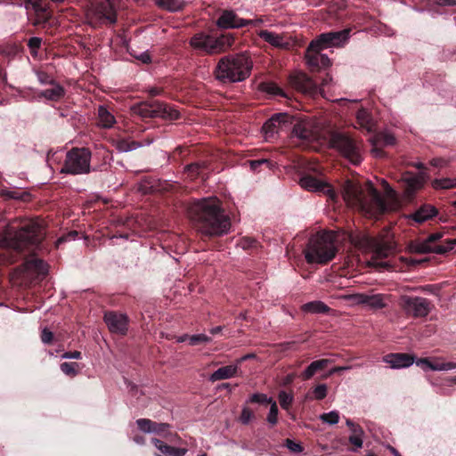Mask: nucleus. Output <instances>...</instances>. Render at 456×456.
Segmentation results:
<instances>
[{
  "instance_id": "obj_1",
  "label": "nucleus",
  "mask_w": 456,
  "mask_h": 456,
  "mask_svg": "<svg viewBox=\"0 0 456 456\" xmlns=\"http://www.w3.org/2000/svg\"><path fill=\"white\" fill-rule=\"evenodd\" d=\"M191 210L202 238L218 237L229 232L230 217L225 214L221 200L216 197L198 200Z\"/></svg>"
},
{
  "instance_id": "obj_2",
  "label": "nucleus",
  "mask_w": 456,
  "mask_h": 456,
  "mask_svg": "<svg viewBox=\"0 0 456 456\" xmlns=\"http://www.w3.org/2000/svg\"><path fill=\"white\" fill-rule=\"evenodd\" d=\"M45 237L44 227L34 220H20L10 224L0 246L21 253L28 247H37Z\"/></svg>"
},
{
  "instance_id": "obj_3",
  "label": "nucleus",
  "mask_w": 456,
  "mask_h": 456,
  "mask_svg": "<svg viewBox=\"0 0 456 456\" xmlns=\"http://www.w3.org/2000/svg\"><path fill=\"white\" fill-rule=\"evenodd\" d=\"M369 194L368 200L362 189L350 181H347L344 186L343 197L348 205L356 207L373 217L382 216L388 211L386 200L372 185L370 187Z\"/></svg>"
},
{
  "instance_id": "obj_4",
  "label": "nucleus",
  "mask_w": 456,
  "mask_h": 456,
  "mask_svg": "<svg viewBox=\"0 0 456 456\" xmlns=\"http://www.w3.org/2000/svg\"><path fill=\"white\" fill-rule=\"evenodd\" d=\"M252 67V61L246 53L229 55L219 60L214 74L223 83H236L248 77Z\"/></svg>"
},
{
  "instance_id": "obj_5",
  "label": "nucleus",
  "mask_w": 456,
  "mask_h": 456,
  "mask_svg": "<svg viewBox=\"0 0 456 456\" xmlns=\"http://www.w3.org/2000/svg\"><path fill=\"white\" fill-rule=\"evenodd\" d=\"M337 251L334 234L322 232L311 236L304 253L308 264L326 265L335 257Z\"/></svg>"
},
{
  "instance_id": "obj_6",
  "label": "nucleus",
  "mask_w": 456,
  "mask_h": 456,
  "mask_svg": "<svg viewBox=\"0 0 456 456\" xmlns=\"http://www.w3.org/2000/svg\"><path fill=\"white\" fill-rule=\"evenodd\" d=\"M297 116H271V118L265 123L263 129L266 134H273L275 127L285 125L286 123H293L297 121L293 126L292 133L295 136L302 140H312L318 136L320 129L318 126L312 120L296 119Z\"/></svg>"
},
{
  "instance_id": "obj_7",
  "label": "nucleus",
  "mask_w": 456,
  "mask_h": 456,
  "mask_svg": "<svg viewBox=\"0 0 456 456\" xmlns=\"http://www.w3.org/2000/svg\"><path fill=\"white\" fill-rule=\"evenodd\" d=\"M92 152L86 147H73L67 151L63 165L61 168V174L72 175H87L95 171L91 167Z\"/></svg>"
},
{
  "instance_id": "obj_8",
  "label": "nucleus",
  "mask_w": 456,
  "mask_h": 456,
  "mask_svg": "<svg viewBox=\"0 0 456 456\" xmlns=\"http://www.w3.org/2000/svg\"><path fill=\"white\" fill-rule=\"evenodd\" d=\"M232 41V38L225 36L214 37L205 32H199L191 37L189 44L196 51L214 55L225 52Z\"/></svg>"
},
{
  "instance_id": "obj_9",
  "label": "nucleus",
  "mask_w": 456,
  "mask_h": 456,
  "mask_svg": "<svg viewBox=\"0 0 456 456\" xmlns=\"http://www.w3.org/2000/svg\"><path fill=\"white\" fill-rule=\"evenodd\" d=\"M330 143L333 148L337 149L354 165H358L362 162L360 144L350 136L341 133H335L331 135Z\"/></svg>"
},
{
  "instance_id": "obj_10",
  "label": "nucleus",
  "mask_w": 456,
  "mask_h": 456,
  "mask_svg": "<svg viewBox=\"0 0 456 456\" xmlns=\"http://www.w3.org/2000/svg\"><path fill=\"white\" fill-rule=\"evenodd\" d=\"M350 28L322 33L309 44V51H322L330 47H343L350 38Z\"/></svg>"
},
{
  "instance_id": "obj_11",
  "label": "nucleus",
  "mask_w": 456,
  "mask_h": 456,
  "mask_svg": "<svg viewBox=\"0 0 456 456\" xmlns=\"http://www.w3.org/2000/svg\"><path fill=\"white\" fill-rule=\"evenodd\" d=\"M136 425L142 432L158 435L167 443L180 444L182 441L177 433L171 430L172 426L168 423L156 422L150 419H138Z\"/></svg>"
},
{
  "instance_id": "obj_12",
  "label": "nucleus",
  "mask_w": 456,
  "mask_h": 456,
  "mask_svg": "<svg viewBox=\"0 0 456 456\" xmlns=\"http://www.w3.org/2000/svg\"><path fill=\"white\" fill-rule=\"evenodd\" d=\"M399 305L405 314L414 317H426L430 312V301L420 297L402 296Z\"/></svg>"
},
{
  "instance_id": "obj_13",
  "label": "nucleus",
  "mask_w": 456,
  "mask_h": 456,
  "mask_svg": "<svg viewBox=\"0 0 456 456\" xmlns=\"http://www.w3.org/2000/svg\"><path fill=\"white\" fill-rule=\"evenodd\" d=\"M350 240L354 247L363 251H372L378 257L385 258L388 256L391 248L384 242L377 240L369 235L350 236Z\"/></svg>"
},
{
  "instance_id": "obj_14",
  "label": "nucleus",
  "mask_w": 456,
  "mask_h": 456,
  "mask_svg": "<svg viewBox=\"0 0 456 456\" xmlns=\"http://www.w3.org/2000/svg\"><path fill=\"white\" fill-rule=\"evenodd\" d=\"M89 12L101 23L114 24L117 21V13L111 0L96 2Z\"/></svg>"
},
{
  "instance_id": "obj_15",
  "label": "nucleus",
  "mask_w": 456,
  "mask_h": 456,
  "mask_svg": "<svg viewBox=\"0 0 456 456\" xmlns=\"http://www.w3.org/2000/svg\"><path fill=\"white\" fill-rule=\"evenodd\" d=\"M289 84L296 90L308 95H315L318 92L317 85L303 72H294L289 76Z\"/></svg>"
},
{
  "instance_id": "obj_16",
  "label": "nucleus",
  "mask_w": 456,
  "mask_h": 456,
  "mask_svg": "<svg viewBox=\"0 0 456 456\" xmlns=\"http://www.w3.org/2000/svg\"><path fill=\"white\" fill-rule=\"evenodd\" d=\"M299 184L309 191H317L328 194L330 199L337 195L331 185L324 181L319 180L311 175H305L300 178Z\"/></svg>"
},
{
  "instance_id": "obj_17",
  "label": "nucleus",
  "mask_w": 456,
  "mask_h": 456,
  "mask_svg": "<svg viewBox=\"0 0 456 456\" xmlns=\"http://www.w3.org/2000/svg\"><path fill=\"white\" fill-rule=\"evenodd\" d=\"M18 270L24 275H46L48 265L35 256H29L24 259Z\"/></svg>"
},
{
  "instance_id": "obj_18",
  "label": "nucleus",
  "mask_w": 456,
  "mask_h": 456,
  "mask_svg": "<svg viewBox=\"0 0 456 456\" xmlns=\"http://www.w3.org/2000/svg\"><path fill=\"white\" fill-rule=\"evenodd\" d=\"M104 322L111 333L126 335L128 330V319L126 315L117 312H106Z\"/></svg>"
},
{
  "instance_id": "obj_19",
  "label": "nucleus",
  "mask_w": 456,
  "mask_h": 456,
  "mask_svg": "<svg viewBox=\"0 0 456 456\" xmlns=\"http://www.w3.org/2000/svg\"><path fill=\"white\" fill-rule=\"evenodd\" d=\"M426 173L420 172L419 174H413L407 172L403 175V180L405 183V196L411 200L415 193L420 190L425 183Z\"/></svg>"
},
{
  "instance_id": "obj_20",
  "label": "nucleus",
  "mask_w": 456,
  "mask_h": 456,
  "mask_svg": "<svg viewBox=\"0 0 456 456\" xmlns=\"http://www.w3.org/2000/svg\"><path fill=\"white\" fill-rule=\"evenodd\" d=\"M383 362L392 369H402L413 364L415 356L407 353H390L383 356Z\"/></svg>"
},
{
  "instance_id": "obj_21",
  "label": "nucleus",
  "mask_w": 456,
  "mask_h": 456,
  "mask_svg": "<svg viewBox=\"0 0 456 456\" xmlns=\"http://www.w3.org/2000/svg\"><path fill=\"white\" fill-rule=\"evenodd\" d=\"M139 114H180L178 110H173L166 103L152 100L141 105Z\"/></svg>"
},
{
  "instance_id": "obj_22",
  "label": "nucleus",
  "mask_w": 456,
  "mask_h": 456,
  "mask_svg": "<svg viewBox=\"0 0 456 456\" xmlns=\"http://www.w3.org/2000/svg\"><path fill=\"white\" fill-rule=\"evenodd\" d=\"M243 20L239 18L233 11H224L216 20L217 27L221 28H243Z\"/></svg>"
},
{
  "instance_id": "obj_23",
  "label": "nucleus",
  "mask_w": 456,
  "mask_h": 456,
  "mask_svg": "<svg viewBox=\"0 0 456 456\" xmlns=\"http://www.w3.org/2000/svg\"><path fill=\"white\" fill-rule=\"evenodd\" d=\"M306 64L312 69H325L331 65V61L327 54L320 53V51H309L305 53Z\"/></svg>"
},
{
  "instance_id": "obj_24",
  "label": "nucleus",
  "mask_w": 456,
  "mask_h": 456,
  "mask_svg": "<svg viewBox=\"0 0 456 456\" xmlns=\"http://www.w3.org/2000/svg\"><path fill=\"white\" fill-rule=\"evenodd\" d=\"M332 362L333 360L326 358L315 360L300 373L299 378L304 381L309 380L315 374L328 368Z\"/></svg>"
},
{
  "instance_id": "obj_25",
  "label": "nucleus",
  "mask_w": 456,
  "mask_h": 456,
  "mask_svg": "<svg viewBox=\"0 0 456 456\" xmlns=\"http://www.w3.org/2000/svg\"><path fill=\"white\" fill-rule=\"evenodd\" d=\"M411 247L413 251L419 254L436 253L443 255L450 251V247H445V245H437L433 247L429 242H428L427 239L415 243Z\"/></svg>"
},
{
  "instance_id": "obj_26",
  "label": "nucleus",
  "mask_w": 456,
  "mask_h": 456,
  "mask_svg": "<svg viewBox=\"0 0 456 456\" xmlns=\"http://www.w3.org/2000/svg\"><path fill=\"white\" fill-rule=\"evenodd\" d=\"M437 209L429 204H424L419 208L414 213L410 215L411 218L417 224H422L437 215Z\"/></svg>"
},
{
  "instance_id": "obj_27",
  "label": "nucleus",
  "mask_w": 456,
  "mask_h": 456,
  "mask_svg": "<svg viewBox=\"0 0 456 456\" xmlns=\"http://www.w3.org/2000/svg\"><path fill=\"white\" fill-rule=\"evenodd\" d=\"M151 443L163 454H157L156 456H183L187 452L185 448H175L158 438H151Z\"/></svg>"
},
{
  "instance_id": "obj_28",
  "label": "nucleus",
  "mask_w": 456,
  "mask_h": 456,
  "mask_svg": "<svg viewBox=\"0 0 456 456\" xmlns=\"http://www.w3.org/2000/svg\"><path fill=\"white\" fill-rule=\"evenodd\" d=\"M65 94V89L59 83L54 82L50 85L49 88L42 90L39 94V97H43L48 101L57 102L61 100Z\"/></svg>"
},
{
  "instance_id": "obj_29",
  "label": "nucleus",
  "mask_w": 456,
  "mask_h": 456,
  "mask_svg": "<svg viewBox=\"0 0 456 456\" xmlns=\"http://www.w3.org/2000/svg\"><path fill=\"white\" fill-rule=\"evenodd\" d=\"M238 369L239 368L237 365H232V364L221 367L210 375L209 381L216 382L217 380H223V379H227L235 377L237 374Z\"/></svg>"
},
{
  "instance_id": "obj_30",
  "label": "nucleus",
  "mask_w": 456,
  "mask_h": 456,
  "mask_svg": "<svg viewBox=\"0 0 456 456\" xmlns=\"http://www.w3.org/2000/svg\"><path fill=\"white\" fill-rule=\"evenodd\" d=\"M258 37L262 38L264 41L267 42L271 45L274 47H285L287 44L284 42V38L281 35L268 31V30H260L257 33Z\"/></svg>"
},
{
  "instance_id": "obj_31",
  "label": "nucleus",
  "mask_w": 456,
  "mask_h": 456,
  "mask_svg": "<svg viewBox=\"0 0 456 456\" xmlns=\"http://www.w3.org/2000/svg\"><path fill=\"white\" fill-rule=\"evenodd\" d=\"M370 143H376L382 147L393 146L396 142L395 137L390 133H377L370 139Z\"/></svg>"
},
{
  "instance_id": "obj_32",
  "label": "nucleus",
  "mask_w": 456,
  "mask_h": 456,
  "mask_svg": "<svg viewBox=\"0 0 456 456\" xmlns=\"http://www.w3.org/2000/svg\"><path fill=\"white\" fill-rule=\"evenodd\" d=\"M356 122L355 127L365 130L368 133L374 132L377 126V121L372 118V116H355Z\"/></svg>"
},
{
  "instance_id": "obj_33",
  "label": "nucleus",
  "mask_w": 456,
  "mask_h": 456,
  "mask_svg": "<svg viewBox=\"0 0 456 456\" xmlns=\"http://www.w3.org/2000/svg\"><path fill=\"white\" fill-rule=\"evenodd\" d=\"M386 296L383 294L369 295L367 306L373 310H379L386 307Z\"/></svg>"
},
{
  "instance_id": "obj_34",
  "label": "nucleus",
  "mask_w": 456,
  "mask_h": 456,
  "mask_svg": "<svg viewBox=\"0 0 456 456\" xmlns=\"http://www.w3.org/2000/svg\"><path fill=\"white\" fill-rule=\"evenodd\" d=\"M260 88L263 92H265L268 94H271L273 96L280 95L282 97H287V94H285V92L281 87H279L275 83H273V82L262 83L260 85Z\"/></svg>"
},
{
  "instance_id": "obj_35",
  "label": "nucleus",
  "mask_w": 456,
  "mask_h": 456,
  "mask_svg": "<svg viewBox=\"0 0 456 456\" xmlns=\"http://www.w3.org/2000/svg\"><path fill=\"white\" fill-rule=\"evenodd\" d=\"M157 4L170 12H177L183 7V3L181 0H157Z\"/></svg>"
},
{
  "instance_id": "obj_36",
  "label": "nucleus",
  "mask_w": 456,
  "mask_h": 456,
  "mask_svg": "<svg viewBox=\"0 0 456 456\" xmlns=\"http://www.w3.org/2000/svg\"><path fill=\"white\" fill-rule=\"evenodd\" d=\"M186 169L191 176L204 175L208 166L205 161H199L191 163L186 167Z\"/></svg>"
},
{
  "instance_id": "obj_37",
  "label": "nucleus",
  "mask_w": 456,
  "mask_h": 456,
  "mask_svg": "<svg viewBox=\"0 0 456 456\" xmlns=\"http://www.w3.org/2000/svg\"><path fill=\"white\" fill-rule=\"evenodd\" d=\"M304 310L310 313L324 314L329 312L330 307L321 301H314L305 304Z\"/></svg>"
},
{
  "instance_id": "obj_38",
  "label": "nucleus",
  "mask_w": 456,
  "mask_h": 456,
  "mask_svg": "<svg viewBox=\"0 0 456 456\" xmlns=\"http://www.w3.org/2000/svg\"><path fill=\"white\" fill-rule=\"evenodd\" d=\"M432 186L435 189H452L456 187V179L443 178L435 179L432 182Z\"/></svg>"
},
{
  "instance_id": "obj_39",
  "label": "nucleus",
  "mask_w": 456,
  "mask_h": 456,
  "mask_svg": "<svg viewBox=\"0 0 456 456\" xmlns=\"http://www.w3.org/2000/svg\"><path fill=\"white\" fill-rule=\"evenodd\" d=\"M95 124L102 128H110L116 123L115 116H94Z\"/></svg>"
},
{
  "instance_id": "obj_40",
  "label": "nucleus",
  "mask_w": 456,
  "mask_h": 456,
  "mask_svg": "<svg viewBox=\"0 0 456 456\" xmlns=\"http://www.w3.org/2000/svg\"><path fill=\"white\" fill-rule=\"evenodd\" d=\"M79 365L77 362H62L61 364V371L69 377H75L78 373Z\"/></svg>"
},
{
  "instance_id": "obj_41",
  "label": "nucleus",
  "mask_w": 456,
  "mask_h": 456,
  "mask_svg": "<svg viewBox=\"0 0 456 456\" xmlns=\"http://www.w3.org/2000/svg\"><path fill=\"white\" fill-rule=\"evenodd\" d=\"M456 368V363L452 362H444L440 359L433 361L431 370H450Z\"/></svg>"
},
{
  "instance_id": "obj_42",
  "label": "nucleus",
  "mask_w": 456,
  "mask_h": 456,
  "mask_svg": "<svg viewBox=\"0 0 456 456\" xmlns=\"http://www.w3.org/2000/svg\"><path fill=\"white\" fill-rule=\"evenodd\" d=\"M42 45V38L38 37H32L28 41V47L32 56H37L38 50Z\"/></svg>"
},
{
  "instance_id": "obj_43",
  "label": "nucleus",
  "mask_w": 456,
  "mask_h": 456,
  "mask_svg": "<svg viewBox=\"0 0 456 456\" xmlns=\"http://www.w3.org/2000/svg\"><path fill=\"white\" fill-rule=\"evenodd\" d=\"M273 401L272 398H268L265 394L256 393L250 395L247 403H259V404H269Z\"/></svg>"
},
{
  "instance_id": "obj_44",
  "label": "nucleus",
  "mask_w": 456,
  "mask_h": 456,
  "mask_svg": "<svg viewBox=\"0 0 456 456\" xmlns=\"http://www.w3.org/2000/svg\"><path fill=\"white\" fill-rule=\"evenodd\" d=\"M320 419L322 422L334 425L337 424L339 420V413L337 411H331L328 413L322 414Z\"/></svg>"
},
{
  "instance_id": "obj_45",
  "label": "nucleus",
  "mask_w": 456,
  "mask_h": 456,
  "mask_svg": "<svg viewBox=\"0 0 456 456\" xmlns=\"http://www.w3.org/2000/svg\"><path fill=\"white\" fill-rule=\"evenodd\" d=\"M24 6L26 9H32L36 12H45V7L42 5V0H26Z\"/></svg>"
},
{
  "instance_id": "obj_46",
  "label": "nucleus",
  "mask_w": 456,
  "mask_h": 456,
  "mask_svg": "<svg viewBox=\"0 0 456 456\" xmlns=\"http://www.w3.org/2000/svg\"><path fill=\"white\" fill-rule=\"evenodd\" d=\"M315 400H322L327 396L328 387L326 384L317 385L312 391Z\"/></svg>"
},
{
  "instance_id": "obj_47",
  "label": "nucleus",
  "mask_w": 456,
  "mask_h": 456,
  "mask_svg": "<svg viewBox=\"0 0 456 456\" xmlns=\"http://www.w3.org/2000/svg\"><path fill=\"white\" fill-rule=\"evenodd\" d=\"M278 397L281 408L288 410L293 402V395L285 391H281Z\"/></svg>"
},
{
  "instance_id": "obj_48",
  "label": "nucleus",
  "mask_w": 456,
  "mask_h": 456,
  "mask_svg": "<svg viewBox=\"0 0 456 456\" xmlns=\"http://www.w3.org/2000/svg\"><path fill=\"white\" fill-rule=\"evenodd\" d=\"M211 338L205 334H196L191 335L189 337V344L191 346H197L203 343H209L211 341Z\"/></svg>"
},
{
  "instance_id": "obj_49",
  "label": "nucleus",
  "mask_w": 456,
  "mask_h": 456,
  "mask_svg": "<svg viewBox=\"0 0 456 456\" xmlns=\"http://www.w3.org/2000/svg\"><path fill=\"white\" fill-rule=\"evenodd\" d=\"M270 404H271V407H270V411H269V413L267 416V421L271 425H275L278 422L279 409H278L276 402L272 401V403Z\"/></svg>"
},
{
  "instance_id": "obj_50",
  "label": "nucleus",
  "mask_w": 456,
  "mask_h": 456,
  "mask_svg": "<svg viewBox=\"0 0 456 456\" xmlns=\"http://www.w3.org/2000/svg\"><path fill=\"white\" fill-rule=\"evenodd\" d=\"M254 418L255 414L252 410L245 406L241 411L239 419L243 425H248Z\"/></svg>"
},
{
  "instance_id": "obj_51",
  "label": "nucleus",
  "mask_w": 456,
  "mask_h": 456,
  "mask_svg": "<svg viewBox=\"0 0 456 456\" xmlns=\"http://www.w3.org/2000/svg\"><path fill=\"white\" fill-rule=\"evenodd\" d=\"M238 245L243 249H250L257 247V241L252 237H243L240 239Z\"/></svg>"
},
{
  "instance_id": "obj_52",
  "label": "nucleus",
  "mask_w": 456,
  "mask_h": 456,
  "mask_svg": "<svg viewBox=\"0 0 456 456\" xmlns=\"http://www.w3.org/2000/svg\"><path fill=\"white\" fill-rule=\"evenodd\" d=\"M250 169L257 171L262 166L271 168L272 162L267 159H259L249 161Z\"/></svg>"
},
{
  "instance_id": "obj_53",
  "label": "nucleus",
  "mask_w": 456,
  "mask_h": 456,
  "mask_svg": "<svg viewBox=\"0 0 456 456\" xmlns=\"http://www.w3.org/2000/svg\"><path fill=\"white\" fill-rule=\"evenodd\" d=\"M362 435L363 433H352L349 436V443L354 446V451L362 447Z\"/></svg>"
},
{
  "instance_id": "obj_54",
  "label": "nucleus",
  "mask_w": 456,
  "mask_h": 456,
  "mask_svg": "<svg viewBox=\"0 0 456 456\" xmlns=\"http://www.w3.org/2000/svg\"><path fill=\"white\" fill-rule=\"evenodd\" d=\"M284 444L291 452L294 453H299L304 450L303 446L299 443H297L289 438L285 440Z\"/></svg>"
},
{
  "instance_id": "obj_55",
  "label": "nucleus",
  "mask_w": 456,
  "mask_h": 456,
  "mask_svg": "<svg viewBox=\"0 0 456 456\" xmlns=\"http://www.w3.org/2000/svg\"><path fill=\"white\" fill-rule=\"evenodd\" d=\"M37 77L40 84L42 85H52L55 81L45 72L38 71L37 72Z\"/></svg>"
},
{
  "instance_id": "obj_56",
  "label": "nucleus",
  "mask_w": 456,
  "mask_h": 456,
  "mask_svg": "<svg viewBox=\"0 0 456 456\" xmlns=\"http://www.w3.org/2000/svg\"><path fill=\"white\" fill-rule=\"evenodd\" d=\"M416 365L420 367L424 370H431V366H433V361L428 358H419L415 360Z\"/></svg>"
},
{
  "instance_id": "obj_57",
  "label": "nucleus",
  "mask_w": 456,
  "mask_h": 456,
  "mask_svg": "<svg viewBox=\"0 0 456 456\" xmlns=\"http://www.w3.org/2000/svg\"><path fill=\"white\" fill-rule=\"evenodd\" d=\"M349 369H350L349 366H336V367L330 369L327 373L322 375V379H326L331 377L332 375H334L335 373H339L343 370H349Z\"/></svg>"
},
{
  "instance_id": "obj_58",
  "label": "nucleus",
  "mask_w": 456,
  "mask_h": 456,
  "mask_svg": "<svg viewBox=\"0 0 456 456\" xmlns=\"http://www.w3.org/2000/svg\"><path fill=\"white\" fill-rule=\"evenodd\" d=\"M41 340L45 344L52 343L53 340V333L50 330L45 328L41 332Z\"/></svg>"
},
{
  "instance_id": "obj_59",
  "label": "nucleus",
  "mask_w": 456,
  "mask_h": 456,
  "mask_svg": "<svg viewBox=\"0 0 456 456\" xmlns=\"http://www.w3.org/2000/svg\"><path fill=\"white\" fill-rule=\"evenodd\" d=\"M132 145H134V142H129L126 140H120L118 142L117 148L120 151H129L133 149Z\"/></svg>"
},
{
  "instance_id": "obj_60",
  "label": "nucleus",
  "mask_w": 456,
  "mask_h": 456,
  "mask_svg": "<svg viewBox=\"0 0 456 456\" xmlns=\"http://www.w3.org/2000/svg\"><path fill=\"white\" fill-rule=\"evenodd\" d=\"M372 149L371 153L375 158H384L386 156V152L383 151V147L380 145H378L376 143H371Z\"/></svg>"
},
{
  "instance_id": "obj_61",
  "label": "nucleus",
  "mask_w": 456,
  "mask_h": 456,
  "mask_svg": "<svg viewBox=\"0 0 456 456\" xmlns=\"http://www.w3.org/2000/svg\"><path fill=\"white\" fill-rule=\"evenodd\" d=\"M354 301L358 305H367L369 295L364 293H358L353 296Z\"/></svg>"
},
{
  "instance_id": "obj_62",
  "label": "nucleus",
  "mask_w": 456,
  "mask_h": 456,
  "mask_svg": "<svg viewBox=\"0 0 456 456\" xmlns=\"http://www.w3.org/2000/svg\"><path fill=\"white\" fill-rule=\"evenodd\" d=\"M346 426L351 429L352 433H363L362 428L358 425L354 423L351 419H346Z\"/></svg>"
},
{
  "instance_id": "obj_63",
  "label": "nucleus",
  "mask_w": 456,
  "mask_h": 456,
  "mask_svg": "<svg viewBox=\"0 0 456 456\" xmlns=\"http://www.w3.org/2000/svg\"><path fill=\"white\" fill-rule=\"evenodd\" d=\"M264 21H265L264 18H257V19H253V20L244 19L243 20V22H244L243 27L248 26V25L257 27V26H260Z\"/></svg>"
},
{
  "instance_id": "obj_64",
  "label": "nucleus",
  "mask_w": 456,
  "mask_h": 456,
  "mask_svg": "<svg viewBox=\"0 0 456 456\" xmlns=\"http://www.w3.org/2000/svg\"><path fill=\"white\" fill-rule=\"evenodd\" d=\"M65 359H81V352L79 351H69L66 352L61 355Z\"/></svg>"
}]
</instances>
